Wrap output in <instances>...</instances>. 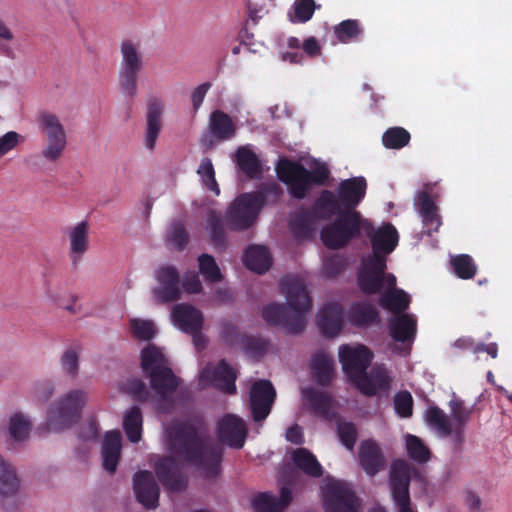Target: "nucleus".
Segmentation results:
<instances>
[{
	"instance_id": "a19ab883",
	"label": "nucleus",
	"mask_w": 512,
	"mask_h": 512,
	"mask_svg": "<svg viewBox=\"0 0 512 512\" xmlns=\"http://www.w3.org/2000/svg\"><path fill=\"white\" fill-rule=\"evenodd\" d=\"M197 174L200 176L202 184L216 195L220 194L218 183L215 179V171L210 158H204L197 169Z\"/></svg>"
},
{
	"instance_id": "5fc2aeb1",
	"label": "nucleus",
	"mask_w": 512,
	"mask_h": 512,
	"mask_svg": "<svg viewBox=\"0 0 512 512\" xmlns=\"http://www.w3.org/2000/svg\"><path fill=\"white\" fill-rule=\"evenodd\" d=\"M244 348L249 356L259 357L267 351L268 343L261 338L246 337L244 340Z\"/></svg>"
},
{
	"instance_id": "ddd939ff",
	"label": "nucleus",
	"mask_w": 512,
	"mask_h": 512,
	"mask_svg": "<svg viewBox=\"0 0 512 512\" xmlns=\"http://www.w3.org/2000/svg\"><path fill=\"white\" fill-rule=\"evenodd\" d=\"M237 374L225 360H221L218 364H207L201 371L199 383L205 388L209 385L228 393L234 394L236 392L235 380Z\"/></svg>"
},
{
	"instance_id": "b1692460",
	"label": "nucleus",
	"mask_w": 512,
	"mask_h": 512,
	"mask_svg": "<svg viewBox=\"0 0 512 512\" xmlns=\"http://www.w3.org/2000/svg\"><path fill=\"white\" fill-rule=\"evenodd\" d=\"M366 191V181L363 177H355L341 182L339 200L345 211H355L354 207L363 199Z\"/></svg>"
},
{
	"instance_id": "79ce46f5",
	"label": "nucleus",
	"mask_w": 512,
	"mask_h": 512,
	"mask_svg": "<svg viewBox=\"0 0 512 512\" xmlns=\"http://www.w3.org/2000/svg\"><path fill=\"white\" fill-rule=\"evenodd\" d=\"M130 330L135 338L143 341L152 339L157 332L153 321L139 318L130 320Z\"/></svg>"
},
{
	"instance_id": "ea45409f",
	"label": "nucleus",
	"mask_w": 512,
	"mask_h": 512,
	"mask_svg": "<svg viewBox=\"0 0 512 512\" xmlns=\"http://www.w3.org/2000/svg\"><path fill=\"white\" fill-rule=\"evenodd\" d=\"M409 140V132L402 127L390 128L382 137L384 146L390 149H400L406 146L409 143Z\"/></svg>"
},
{
	"instance_id": "13d9d810",
	"label": "nucleus",
	"mask_w": 512,
	"mask_h": 512,
	"mask_svg": "<svg viewBox=\"0 0 512 512\" xmlns=\"http://www.w3.org/2000/svg\"><path fill=\"white\" fill-rule=\"evenodd\" d=\"M211 88L210 82H205L197 86L191 93V101L194 112H197L198 109L201 107L204 98L208 92V90Z\"/></svg>"
},
{
	"instance_id": "4c0bfd02",
	"label": "nucleus",
	"mask_w": 512,
	"mask_h": 512,
	"mask_svg": "<svg viewBox=\"0 0 512 512\" xmlns=\"http://www.w3.org/2000/svg\"><path fill=\"white\" fill-rule=\"evenodd\" d=\"M237 163L240 169L249 177H254L260 172V162L255 153L246 147H240L236 153Z\"/></svg>"
},
{
	"instance_id": "603ef678",
	"label": "nucleus",
	"mask_w": 512,
	"mask_h": 512,
	"mask_svg": "<svg viewBox=\"0 0 512 512\" xmlns=\"http://www.w3.org/2000/svg\"><path fill=\"white\" fill-rule=\"evenodd\" d=\"M396 412L401 417H410L413 409V398L408 391H401L394 397Z\"/></svg>"
},
{
	"instance_id": "7c9ffc66",
	"label": "nucleus",
	"mask_w": 512,
	"mask_h": 512,
	"mask_svg": "<svg viewBox=\"0 0 512 512\" xmlns=\"http://www.w3.org/2000/svg\"><path fill=\"white\" fill-rule=\"evenodd\" d=\"M142 425L143 415L139 407L133 406L124 412L122 426L132 443H138L142 439Z\"/></svg>"
},
{
	"instance_id": "f704fd0d",
	"label": "nucleus",
	"mask_w": 512,
	"mask_h": 512,
	"mask_svg": "<svg viewBox=\"0 0 512 512\" xmlns=\"http://www.w3.org/2000/svg\"><path fill=\"white\" fill-rule=\"evenodd\" d=\"M141 366L148 375L156 370L171 369L162 351L154 345H148L142 350Z\"/></svg>"
},
{
	"instance_id": "4d7b16f0",
	"label": "nucleus",
	"mask_w": 512,
	"mask_h": 512,
	"mask_svg": "<svg viewBox=\"0 0 512 512\" xmlns=\"http://www.w3.org/2000/svg\"><path fill=\"white\" fill-rule=\"evenodd\" d=\"M20 135L9 131L0 137V158L13 150L19 143Z\"/></svg>"
},
{
	"instance_id": "4be33fe9",
	"label": "nucleus",
	"mask_w": 512,
	"mask_h": 512,
	"mask_svg": "<svg viewBox=\"0 0 512 512\" xmlns=\"http://www.w3.org/2000/svg\"><path fill=\"white\" fill-rule=\"evenodd\" d=\"M359 459L364 471L374 476L385 468L386 459L381 450L373 440H366L359 448Z\"/></svg>"
},
{
	"instance_id": "864d4df0",
	"label": "nucleus",
	"mask_w": 512,
	"mask_h": 512,
	"mask_svg": "<svg viewBox=\"0 0 512 512\" xmlns=\"http://www.w3.org/2000/svg\"><path fill=\"white\" fill-rule=\"evenodd\" d=\"M167 239L177 249H182L188 242V235L181 223H174L170 227Z\"/></svg>"
},
{
	"instance_id": "423d86ee",
	"label": "nucleus",
	"mask_w": 512,
	"mask_h": 512,
	"mask_svg": "<svg viewBox=\"0 0 512 512\" xmlns=\"http://www.w3.org/2000/svg\"><path fill=\"white\" fill-rule=\"evenodd\" d=\"M450 417L438 407H430L425 414L427 424L440 436L450 437L453 451L460 452L465 442L464 428L469 422L472 408L453 394L449 401Z\"/></svg>"
},
{
	"instance_id": "052dcab7",
	"label": "nucleus",
	"mask_w": 512,
	"mask_h": 512,
	"mask_svg": "<svg viewBox=\"0 0 512 512\" xmlns=\"http://www.w3.org/2000/svg\"><path fill=\"white\" fill-rule=\"evenodd\" d=\"M128 390L131 394H133L137 399L144 401L148 397V392L146 389V385L138 379H133L128 383Z\"/></svg>"
},
{
	"instance_id": "a878e982",
	"label": "nucleus",
	"mask_w": 512,
	"mask_h": 512,
	"mask_svg": "<svg viewBox=\"0 0 512 512\" xmlns=\"http://www.w3.org/2000/svg\"><path fill=\"white\" fill-rule=\"evenodd\" d=\"M319 329L327 336H336L342 328V309L337 303H328L318 313Z\"/></svg>"
},
{
	"instance_id": "bf43d9fd",
	"label": "nucleus",
	"mask_w": 512,
	"mask_h": 512,
	"mask_svg": "<svg viewBox=\"0 0 512 512\" xmlns=\"http://www.w3.org/2000/svg\"><path fill=\"white\" fill-rule=\"evenodd\" d=\"M344 265V261L338 256L327 258L324 262V272L328 277H335L344 269Z\"/></svg>"
},
{
	"instance_id": "1a4fd4ad",
	"label": "nucleus",
	"mask_w": 512,
	"mask_h": 512,
	"mask_svg": "<svg viewBox=\"0 0 512 512\" xmlns=\"http://www.w3.org/2000/svg\"><path fill=\"white\" fill-rule=\"evenodd\" d=\"M263 198L259 194L245 193L237 197L226 212V224L231 230L250 228L262 209Z\"/></svg>"
},
{
	"instance_id": "0e129e2a",
	"label": "nucleus",
	"mask_w": 512,
	"mask_h": 512,
	"mask_svg": "<svg viewBox=\"0 0 512 512\" xmlns=\"http://www.w3.org/2000/svg\"><path fill=\"white\" fill-rule=\"evenodd\" d=\"M35 393L40 400L47 401L54 394V386L49 382L39 383Z\"/></svg>"
},
{
	"instance_id": "c756f323",
	"label": "nucleus",
	"mask_w": 512,
	"mask_h": 512,
	"mask_svg": "<svg viewBox=\"0 0 512 512\" xmlns=\"http://www.w3.org/2000/svg\"><path fill=\"white\" fill-rule=\"evenodd\" d=\"M302 396L316 414L326 418L331 415L333 401L325 392L313 388H304L302 389Z\"/></svg>"
},
{
	"instance_id": "338daca9",
	"label": "nucleus",
	"mask_w": 512,
	"mask_h": 512,
	"mask_svg": "<svg viewBox=\"0 0 512 512\" xmlns=\"http://www.w3.org/2000/svg\"><path fill=\"white\" fill-rule=\"evenodd\" d=\"M98 435V427L94 422H89L82 428L81 436L85 440H95Z\"/></svg>"
},
{
	"instance_id": "49530a36",
	"label": "nucleus",
	"mask_w": 512,
	"mask_h": 512,
	"mask_svg": "<svg viewBox=\"0 0 512 512\" xmlns=\"http://www.w3.org/2000/svg\"><path fill=\"white\" fill-rule=\"evenodd\" d=\"M138 71L121 69L119 71V86L122 93L128 97H135L137 94Z\"/></svg>"
},
{
	"instance_id": "e2e57ef3",
	"label": "nucleus",
	"mask_w": 512,
	"mask_h": 512,
	"mask_svg": "<svg viewBox=\"0 0 512 512\" xmlns=\"http://www.w3.org/2000/svg\"><path fill=\"white\" fill-rule=\"evenodd\" d=\"M465 504L468 509L472 512H481L482 510V501L480 496L472 490H467L465 492L464 498Z\"/></svg>"
},
{
	"instance_id": "c03bdc74",
	"label": "nucleus",
	"mask_w": 512,
	"mask_h": 512,
	"mask_svg": "<svg viewBox=\"0 0 512 512\" xmlns=\"http://www.w3.org/2000/svg\"><path fill=\"white\" fill-rule=\"evenodd\" d=\"M199 270L208 282H219L222 279V275L215 259L209 254H202L198 258Z\"/></svg>"
},
{
	"instance_id": "2eb2a0df",
	"label": "nucleus",
	"mask_w": 512,
	"mask_h": 512,
	"mask_svg": "<svg viewBox=\"0 0 512 512\" xmlns=\"http://www.w3.org/2000/svg\"><path fill=\"white\" fill-rule=\"evenodd\" d=\"M157 285L152 290L156 303L174 302L180 298L179 273L173 266H162L155 272Z\"/></svg>"
},
{
	"instance_id": "de8ad7c7",
	"label": "nucleus",
	"mask_w": 512,
	"mask_h": 512,
	"mask_svg": "<svg viewBox=\"0 0 512 512\" xmlns=\"http://www.w3.org/2000/svg\"><path fill=\"white\" fill-rule=\"evenodd\" d=\"M62 370L71 378H75L79 371V351L76 348H68L61 356Z\"/></svg>"
},
{
	"instance_id": "72a5a7b5",
	"label": "nucleus",
	"mask_w": 512,
	"mask_h": 512,
	"mask_svg": "<svg viewBox=\"0 0 512 512\" xmlns=\"http://www.w3.org/2000/svg\"><path fill=\"white\" fill-rule=\"evenodd\" d=\"M294 464L304 473L311 477H320L323 473L322 467L316 457L305 448H297L291 452Z\"/></svg>"
},
{
	"instance_id": "0eeeda50",
	"label": "nucleus",
	"mask_w": 512,
	"mask_h": 512,
	"mask_svg": "<svg viewBox=\"0 0 512 512\" xmlns=\"http://www.w3.org/2000/svg\"><path fill=\"white\" fill-rule=\"evenodd\" d=\"M38 127L44 139L41 157L49 163L58 162L67 147V132L58 115L42 111L37 117Z\"/></svg>"
},
{
	"instance_id": "aec40b11",
	"label": "nucleus",
	"mask_w": 512,
	"mask_h": 512,
	"mask_svg": "<svg viewBox=\"0 0 512 512\" xmlns=\"http://www.w3.org/2000/svg\"><path fill=\"white\" fill-rule=\"evenodd\" d=\"M68 255L72 266L77 267L89 249V224L81 221L68 229Z\"/></svg>"
},
{
	"instance_id": "c9c22d12",
	"label": "nucleus",
	"mask_w": 512,
	"mask_h": 512,
	"mask_svg": "<svg viewBox=\"0 0 512 512\" xmlns=\"http://www.w3.org/2000/svg\"><path fill=\"white\" fill-rule=\"evenodd\" d=\"M312 371L317 381L325 385L334 375V360L326 353H318L312 359Z\"/></svg>"
},
{
	"instance_id": "4468645a",
	"label": "nucleus",
	"mask_w": 512,
	"mask_h": 512,
	"mask_svg": "<svg viewBox=\"0 0 512 512\" xmlns=\"http://www.w3.org/2000/svg\"><path fill=\"white\" fill-rule=\"evenodd\" d=\"M151 388L157 399V408L168 412L173 407L172 395L179 386V379L171 369L156 370L149 374Z\"/></svg>"
},
{
	"instance_id": "6e6d98bb",
	"label": "nucleus",
	"mask_w": 512,
	"mask_h": 512,
	"mask_svg": "<svg viewBox=\"0 0 512 512\" xmlns=\"http://www.w3.org/2000/svg\"><path fill=\"white\" fill-rule=\"evenodd\" d=\"M335 32L340 41L346 42L347 40L358 35V23L355 20L343 21L339 26L336 27Z\"/></svg>"
},
{
	"instance_id": "7ed1b4c3",
	"label": "nucleus",
	"mask_w": 512,
	"mask_h": 512,
	"mask_svg": "<svg viewBox=\"0 0 512 512\" xmlns=\"http://www.w3.org/2000/svg\"><path fill=\"white\" fill-rule=\"evenodd\" d=\"M315 214L320 218L339 215L338 219L321 233L323 243L333 249L344 246L360 229L367 234L373 244L374 238L381 230L387 226L394 227L391 223H386L375 230L368 221L361 219L357 211H345L339 198L330 191L322 192L315 205Z\"/></svg>"
},
{
	"instance_id": "5701e85b",
	"label": "nucleus",
	"mask_w": 512,
	"mask_h": 512,
	"mask_svg": "<svg viewBox=\"0 0 512 512\" xmlns=\"http://www.w3.org/2000/svg\"><path fill=\"white\" fill-rule=\"evenodd\" d=\"M291 501L290 488L282 487L279 499L269 492H261L253 497L252 506L255 512H283Z\"/></svg>"
},
{
	"instance_id": "a211bd4d",
	"label": "nucleus",
	"mask_w": 512,
	"mask_h": 512,
	"mask_svg": "<svg viewBox=\"0 0 512 512\" xmlns=\"http://www.w3.org/2000/svg\"><path fill=\"white\" fill-rule=\"evenodd\" d=\"M164 104L158 98H152L148 101L145 118L144 146L153 151L156 141L163 128Z\"/></svg>"
},
{
	"instance_id": "2f4dec72",
	"label": "nucleus",
	"mask_w": 512,
	"mask_h": 512,
	"mask_svg": "<svg viewBox=\"0 0 512 512\" xmlns=\"http://www.w3.org/2000/svg\"><path fill=\"white\" fill-rule=\"evenodd\" d=\"M271 256L266 247L254 245L248 248L245 254V264L248 269L262 274L271 266Z\"/></svg>"
},
{
	"instance_id": "58836bf2",
	"label": "nucleus",
	"mask_w": 512,
	"mask_h": 512,
	"mask_svg": "<svg viewBox=\"0 0 512 512\" xmlns=\"http://www.w3.org/2000/svg\"><path fill=\"white\" fill-rule=\"evenodd\" d=\"M206 222L213 243L215 245H222L225 239V230L221 213L210 210L207 213Z\"/></svg>"
},
{
	"instance_id": "69168bd1",
	"label": "nucleus",
	"mask_w": 512,
	"mask_h": 512,
	"mask_svg": "<svg viewBox=\"0 0 512 512\" xmlns=\"http://www.w3.org/2000/svg\"><path fill=\"white\" fill-rule=\"evenodd\" d=\"M202 329H198L194 332H187L192 336L193 344L197 350H202L207 345V338L206 336L201 332Z\"/></svg>"
},
{
	"instance_id": "cd10ccee",
	"label": "nucleus",
	"mask_w": 512,
	"mask_h": 512,
	"mask_svg": "<svg viewBox=\"0 0 512 512\" xmlns=\"http://www.w3.org/2000/svg\"><path fill=\"white\" fill-rule=\"evenodd\" d=\"M30 417L20 411H16L9 416L7 422V431L9 438L16 443H22L29 439L32 430Z\"/></svg>"
},
{
	"instance_id": "09e8293b",
	"label": "nucleus",
	"mask_w": 512,
	"mask_h": 512,
	"mask_svg": "<svg viewBox=\"0 0 512 512\" xmlns=\"http://www.w3.org/2000/svg\"><path fill=\"white\" fill-rule=\"evenodd\" d=\"M406 447L409 456L418 462H426L429 459V450L424 446L421 440L413 435L406 437Z\"/></svg>"
},
{
	"instance_id": "f03ea898",
	"label": "nucleus",
	"mask_w": 512,
	"mask_h": 512,
	"mask_svg": "<svg viewBox=\"0 0 512 512\" xmlns=\"http://www.w3.org/2000/svg\"><path fill=\"white\" fill-rule=\"evenodd\" d=\"M164 444L168 455L158 458L154 469L168 490L178 492L186 488L187 478L182 472L184 463L194 465L205 476L216 473L222 448L197 427L188 423H171L165 429Z\"/></svg>"
},
{
	"instance_id": "6e6552de",
	"label": "nucleus",
	"mask_w": 512,
	"mask_h": 512,
	"mask_svg": "<svg viewBox=\"0 0 512 512\" xmlns=\"http://www.w3.org/2000/svg\"><path fill=\"white\" fill-rule=\"evenodd\" d=\"M87 401L84 390H71L60 397L49 410L50 425L54 430H62L76 423Z\"/></svg>"
},
{
	"instance_id": "f8f14e48",
	"label": "nucleus",
	"mask_w": 512,
	"mask_h": 512,
	"mask_svg": "<svg viewBox=\"0 0 512 512\" xmlns=\"http://www.w3.org/2000/svg\"><path fill=\"white\" fill-rule=\"evenodd\" d=\"M414 467L404 460L392 462L389 471V484L396 507L411 505L409 485Z\"/></svg>"
},
{
	"instance_id": "bb28decb",
	"label": "nucleus",
	"mask_w": 512,
	"mask_h": 512,
	"mask_svg": "<svg viewBox=\"0 0 512 512\" xmlns=\"http://www.w3.org/2000/svg\"><path fill=\"white\" fill-rule=\"evenodd\" d=\"M414 205L422 218L423 224L428 227V231L437 230L441 222L437 213V206L430 196L426 192L418 193Z\"/></svg>"
},
{
	"instance_id": "39448f33",
	"label": "nucleus",
	"mask_w": 512,
	"mask_h": 512,
	"mask_svg": "<svg viewBox=\"0 0 512 512\" xmlns=\"http://www.w3.org/2000/svg\"><path fill=\"white\" fill-rule=\"evenodd\" d=\"M373 354L362 344H345L339 348V359L344 372L365 395H375L389 388L391 377L383 367L376 365L369 374L366 369Z\"/></svg>"
},
{
	"instance_id": "37998d69",
	"label": "nucleus",
	"mask_w": 512,
	"mask_h": 512,
	"mask_svg": "<svg viewBox=\"0 0 512 512\" xmlns=\"http://www.w3.org/2000/svg\"><path fill=\"white\" fill-rule=\"evenodd\" d=\"M378 316L376 309L367 303H357L351 308V320L356 325L372 323Z\"/></svg>"
},
{
	"instance_id": "dca6fc26",
	"label": "nucleus",
	"mask_w": 512,
	"mask_h": 512,
	"mask_svg": "<svg viewBox=\"0 0 512 512\" xmlns=\"http://www.w3.org/2000/svg\"><path fill=\"white\" fill-rule=\"evenodd\" d=\"M276 391L268 380L255 381L249 392V405L254 421L264 420L270 413Z\"/></svg>"
},
{
	"instance_id": "e433bc0d",
	"label": "nucleus",
	"mask_w": 512,
	"mask_h": 512,
	"mask_svg": "<svg viewBox=\"0 0 512 512\" xmlns=\"http://www.w3.org/2000/svg\"><path fill=\"white\" fill-rule=\"evenodd\" d=\"M121 69L140 72L142 69V56L140 45L130 40H125L121 44Z\"/></svg>"
},
{
	"instance_id": "f257e3e1",
	"label": "nucleus",
	"mask_w": 512,
	"mask_h": 512,
	"mask_svg": "<svg viewBox=\"0 0 512 512\" xmlns=\"http://www.w3.org/2000/svg\"><path fill=\"white\" fill-rule=\"evenodd\" d=\"M395 227L387 226L373 240V253L363 260L358 276L360 289L367 294H381L380 305L394 313L389 323L392 338L403 344L411 343L416 333L417 321L411 314H401L410 303L409 295L396 288L394 275L385 273L386 255L390 254L398 243Z\"/></svg>"
},
{
	"instance_id": "c85d7f7f",
	"label": "nucleus",
	"mask_w": 512,
	"mask_h": 512,
	"mask_svg": "<svg viewBox=\"0 0 512 512\" xmlns=\"http://www.w3.org/2000/svg\"><path fill=\"white\" fill-rule=\"evenodd\" d=\"M209 129L218 141L229 140L236 133V126L232 118L220 110L210 114Z\"/></svg>"
},
{
	"instance_id": "393cba45",
	"label": "nucleus",
	"mask_w": 512,
	"mask_h": 512,
	"mask_svg": "<svg viewBox=\"0 0 512 512\" xmlns=\"http://www.w3.org/2000/svg\"><path fill=\"white\" fill-rule=\"evenodd\" d=\"M122 435L119 430H112L106 433L102 443L103 467L110 474H113L121 456Z\"/></svg>"
},
{
	"instance_id": "680f3d73",
	"label": "nucleus",
	"mask_w": 512,
	"mask_h": 512,
	"mask_svg": "<svg viewBox=\"0 0 512 512\" xmlns=\"http://www.w3.org/2000/svg\"><path fill=\"white\" fill-rule=\"evenodd\" d=\"M183 288L188 293H199L202 290V284L198 275L194 273L187 274L183 281Z\"/></svg>"
},
{
	"instance_id": "20e7f679",
	"label": "nucleus",
	"mask_w": 512,
	"mask_h": 512,
	"mask_svg": "<svg viewBox=\"0 0 512 512\" xmlns=\"http://www.w3.org/2000/svg\"><path fill=\"white\" fill-rule=\"evenodd\" d=\"M287 306L272 303L262 310L263 319L289 334H299L306 327V314L311 310V297L303 278L288 275L281 280Z\"/></svg>"
},
{
	"instance_id": "a18cd8bd",
	"label": "nucleus",
	"mask_w": 512,
	"mask_h": 512,
	"mask_svg": "<svg viewBox=\"0 0 512 512\" xmlns=\"http://www.w3.org/2000/svg\"><path fill=\"white\" fill-rule=\"evenodd\" d=\"M455 273L463 279L472 278L476 272V266L469 255H459L451 259Z\"/></svg>"
},
{
	"instance_id": "9b49d317",
	"label": "nucleus",
	"mask_w": 512,
	"mask_h": 512,
	"mask_svg": "<svg viewBox=\"0 0 512 512\" xmlns=\"http://www.w3.org/2000/svg\"><path fill=\"white\" fill-rule=\"evenodd\" d=\"M325 512H358V502L346 483L332 481L323 490Z\"/></svg>"
},
{
	"instance_id": "6ab92c4d",
	"label": "nucleus",
	"mask_w": 512,
	"mask_h": 512,
	"mask_svg": "<svg viewBox=\"0 0 512 512\" xmlns=\"http://www.w3.org/2000/svg\"><path fill=\"white\" fill-rule=\"evenodd\" d=\"M246 434L247 428L244 421L235 415H226L218 423L219 440L230 447L241 448Z\"/></svg>"
},
{
	"instance_id": "3c124183",
	"label": "nucleus",
	"mask_w": 512,
	"mask_h": 512,
	"mask_svg": "<svg viewBox=\"0 0 512 512\" xmlns=\"http://www.w3.org/2000/svg\"><path fill=\"white\" fill-rule=\"evenodd\" d=\"M315 10V2L313 0H296L294 3V17L290 16L292 21L306 22Z\"/></svg>"
},
{
	"instance_id": "774afa93",
	"label": "nucleus",
	"mask_w": 512,
	"mask_h": 512,
	"mask_svg": "<svg viewBox=\"0 0 512 512\" xmlns=\"http://www.w3.org/2000/svg\"><path fill=\"white\" fill-rule=\"evenodd\" d=\"M286 438L292 443L300 444L302 442L301 429L298 426L289 428L286 433Z\"/></svg>"
},
{
	"instance_id": "8fccbe9b",
	"label": "nucleus",
	"mask_w": 512,
	"mask_h": 512,
	"mask_svg": "<svg viewBox=\"0 0 512 512\" xmlns=\"http://www.w3.org/2000/svg\"><path fill=\"white\" fill-rule=\"evenodd\" d=\"M337 432L341 442L349 450L353 449L357 439V429L351 422L339 420L337 423Z\"/></svg>"
},
{
	"instance_id": "473e14b6",
	"label": "nucleus",
	"mask_w": 512,
	"mask_h": 512,
	"mask_svg": "<svg viewBox=\"0 0 512 512\" xmlns=\"http://www.w3.org/2000/svg\"><path fill=\"white\" fill-rule=\"evenodd\" d=\"M20 490V480L15 469L0 456V495L13 497Z\"/></svg>"
},
{
	"instance_id": "412c9836",
	"label": "nucleus",
	"mask_w": 512,
	"mask_h": 512,
	"mask_svg": "<svg viewBox=\"0 0 512 512\" xmlns=\"http://www.w3.org/2000/svg\"><path fill=\"white\" fill-rule=\"evenodd\" d=\"M173 324L183 332H194L203 328L204 317L200 310L192 305L181 303L172 308Z\"/></svg>"
},
{
	"instance_id": "f3484780",
	"label": "nucleus",
	"mask_w": 512,
	"mask_h": 512,
	"mask_svg": "<svg viewBox=\"0 0 512 512\" xmlns=\"http://www.w3.org/2000/svg\"><path fill=\"white\" fill-rule=\"evenodd\" d=\"M132 488L136 500L146 509H156L159 505L160 488L152 472L141 470L132 477Z\"/></svg>"
},
{
	"instance_id": "9d476101",
	"label": "nucleus",
	"mask_w": 512,
	"mask_h": 512,
	"mask_svg": "<svg viewBox=\"0 0 512 512\" xmlns=\"http://www.w3.org/2000/svg\"><path fill=\"white\" fill-rule=\"evenodd\" d=\"M276 171L281 181L289 187L290 193L296 198H303L313 182L312 174L302 165L287 159L279 161Z\"/></svg>"
}]
</instances>
